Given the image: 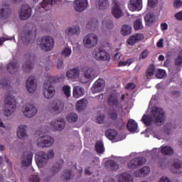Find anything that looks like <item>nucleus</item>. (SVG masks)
<instances>
[{
	"label": "nucleus",
	"mask_w": 182,
	"mask_h": 182,
	"mask_svg": "<svg viewBox=\"0 0 182 182\" xmlns=\"http://www.w3.org/2000/svg\"><path fill=\"white\" fill-rule=\"evenodd\" d=\"M0 85L9 91L5 95L4 105L6 107L4 109V115L6 117H10L13 114L16 108V100L15 97L11 95V90H13V88L11 86L9 80H1Z\"/></svg>",
	"instance_id": "nucleus-1"
},
{
	"label": "nucleus",
	"mask_w": 182,
	"mask_h": 182,
	"mask_svg": "<svg viewBox=\"0 0 182 182\" xmlns=\"http://www.w3.org/2000/svg\"><path fill=\"white\" fill-rule=\"evenodd\" d=\"M165 120L166 117L164 109L158 107L154 108L150 114H144L141 118V122L146 127L151 125L153 122H154V124L157 126H161L164 124Z\"/></svg>",
	"instance_id": "nucleus-2"
},
{
	"label": "nucleus",
	"mask_w": 182,
	"mask_h": 182,
	"mask_svg": "<svg viewBox=\"0 0 182 182\" xmlns=\"http://www.w3.org/2000/svg\"><path fill=\"white\" fill-rule=\"evenodd\" d=\"M55 156L53 150H49L48 154L41 151L36 155V161L38 166H43L47 164L48 161Z\"/></svg>",
	"instance_id": "nucleus-3"
},
{
	"label": "nucleus",
	"mask_w": 182,
	"mask_h": 182,
	"mask_svg": "<svg viewBox=\"0 0 182 182\" xmlns=\"http://www.w3.org/2000/svg\"><path fill=\"white\" fill-rule=\"evenodd\" d=\"M99 42V38L97 36L95 33H90L85 36V37L83 39V45L85 47V48H93V47H95L97 46Z\"/></svg>",
	"instance_id": "nucleus-4"
},
{
	"label": "nucleus",
	"mask_w": 182,
	"mask_h": 182,
	"mask_svg": "<svg viewBox=\"0 0 182 182\" xmlns=\"http://www.w3.org/2000/svg\"><path fill=\"white\" fill-rule=\"evenodd\" d=\"M55 93V87L53 86L52 82L49 80L44 81L43 94L44 97L51 99L54 97Z\"/></svg>",
	"instance_id": "nucleus-5"
},
{
	"label": "nucleus",
	"mask_w": 182,
	"mask_h": 182,
	"mask_svg": "<svg viewBox=\"0 0 182 182\" xmlns=\"http://www.w3.org/2000/svg\"><path fill=\"white\" fill-rule=\"evenodd\" d=\"M93 58L97 60H107L109 62L111 58L110 54L104 48H99L92 53Z\"/></svg>",
	"instance_id": "nucleus-6"
},
{
	"label": "nucleus",
	"mask_w": 182,
	"mask_h": 182,
	"mask_svg": "<svg viewBox=\"0 0 182 182\" xmlns=\"http://www.w3.org/2000/svg\"><path fill=\"white\" fill-rule=\"evenodd\" d=\"M41 46L42 50H44V51H49L52 50L55 46V39L50 36H45L41 38Z\"/></svg>",
	"instance_id": "nucleus-7"
},
{
	"label": "nucleus",
	"mask_w": 182,
	"mask_h": 182,
	"mask_svg": "<svg viewBox=\"0 0 182 182\" xmlns=\"http://www.w3.org/2000/svg\"><path fill=\"white\" fill-rule=\"evenodd\" d=\"M108 105L112 108H115L117 109H121V112H123V106L119 102V96L117 94H111L108 97Z\"/></svg>",
	"instance_id": "nucleus-8"
},
{
	"label": "nucleus",
	"mask_w": 182,
	"mask_h": 182,
	"mask_svg": "<svg viewBox=\"0 0 182 182\" xmlns=\"http://www.w3.org/2000/svg\"><path fill=\"white\" fill-rule=\"evenodd\" d=\"M54 144V139L50 136H42L38 137L37 139V146L38 147L44 148V147H50L52 144Z\"/></svg>",
	"instance_id": "nucleus-9"
},
{
	"label": "nucleus",
	"mask_w": 182,
	"mask_h": 182,
	"mask_svg": "<svg viewBox=\"0 0 182 182\" xmlns=\"http://www.w3.org/2000/svg\"><path fill=\"white\" fill-rule=\"evenodd\" d=\"M146 162V159L142 156L134 158L128 163V167L130 169H136L144 166Z\"/></svg>",
	"instance_id": "nucleus-10"
},
{
	"label": "nucleus",
	"mask_w": 182,
	"mask_h": 182,
	"mask_svg": "<svg viewBox=\"0 0 182 182\" xmlns=\"http://www.w3.org/2000/svg\"><path fill=\"white\" fill-rule=\"evenodd\" d=\"M37 109L33 104L28 103L25 106V109L23 111V114L26 117L31 118L34 117L37 114Z\"/></svg>",
	"instance_id": "nucleus-11"
},
{
	"label": "nucleus",
	"mask_w": 182,
	"mask_h": 182,
	"mask_svg": "<svg viewBox=\"0 0 182 182\" xmlns=\"http://www.w3.org/2000/svg\"><path fill=\"white\" fill-rule=\"evenodd\" d=\"M32 15V9L29 7L28 4H23L19 13V18L22 20L29 18Z\"/></svg>",
	"instance_id": "nucleus-12"
},
{
	"label": "nucleus",
	"mask_w": 182,
	"mask_h": 182,
	"mask_svg": "<svg viewBox=\"0 0 182 182\" xmlns=\"http://www.w3.org/2000/svg\"><path fill=\"white\" fill-rule=\"evenodd\" d=\"M36 37V35L32 33V31H23L21 33V40L23 45H28L33 42L34 38Z\"/></svg>",
	"instance_id": "nucleus-13"
},
{
	"label": "nucleus",
	"mask_w": 182,
	"mask_h": 182,
	"mask_svg": "<svg viewBox=\"0 0 182 182\" xmlns=\"http://www.w3.org/2000/svg\"><path fill=\"white\" fill-rule=\"evenodd\" d=\"M12 14V10L10 8V4H5L0 8V20H6L10 18Z\"/></svg>",
	"instance_id": "nucleus-14"
},
{
	"label": "nucleus",
	"mask_w": 182,
	"mask_h": 182,
	"mask_svg": "<svg viewBox=\"0 0 182 182\" xmlns=\"http://www.w3.org/2000/svg\"><path fill=\"white\" fill-rule=\"evenodd\" d=\"M160 151L164 156H171L173 154V149L170 146H161L159 149L155 148L152 149L153 153H158Z\"/></svg>",
	"instance_id": "nucleus-15"
},
{
	"label": "nucleus",
	"mask_w": 182,
	"mask_h": 182,
	"mask_svg": "<svg viewBox=\"0 0 182 182\" xmlns=\"http://www.w3.org/2000/svg\"><path fill=\"white\" fill-rule=\"evenodd\" d=\"M36 79L33 75H31L26 80V89L29 93H34L36 90Z\"/></svg>",
	"instance_id": "nucleus-16"
},
{
	"label": "nucleus",
	"mask_w": 182,
	"mask_h": 182,
	"mask_svg": "<svg viewBox=\"0 0 182 182\" xmlns=\"http://www.w3.org/2000/svg\"><path fill=\"white\" fill-rule=\"evenodd\" d=\"M28 58V60L23 65V70L28 73H31L34 66L35 57L31 55H26V58Z\"/></svg>",
	"instance_id": "nucleus-17"
},
{
	"label": "nucleus",
	"mask_w": 182,
	"mask_h": 182,
	"mask_svg": "<svg viewBox=\"0 0 182 182\" xmlns=\"http://www.w3.org/2000/svg\"><path fill=\"white\" fill-rule=\"evenodd\" d=\"M51 107L52 110L58 114L64 109L65 105L62 100H55L52 101Z\"/></svg>",
	"instance_id": "nucleus-18"
},
{
	"label": "nucleus",
	"mask_w": 182,
	"mask_h": 182,
	"mask_svg": "<svg viewBox=\"0 0 182 182\" xmlns=\"http://www.w3.org/2000/svg\"><path fill=\"white\" fill-rule=\"evenodd\" d=\"M105 86V81L104 79H98L97 81L93 84L92 87V93H100L104 90Z\"/></svg>",
	"instance_id": "nucleus-19"
},
{
	"label": "nucleus",
	"mask_w": 182,
	"mask_h": 182,
	"mask_svg": "<svg viewBox=\"0 0 182 182\" xmlns=\"http://www.w3.org/2000/svg\"><path fill=\"white\" fill-rule=\"evenodd\" d=\"M144 39V35L143 33H136L131 35L127 40V43L129 46H134L136 43Z\"/></svg>",
	"instance_id": "nucleus-20"
},
{
	"label": "nucleus",
	"mask_w": 182,
	"mask_h": 182,
	"mask_svg": "<svg viewBox=\"0 0 182 182\" xmlns=\"http://www.w3.org/2000/svg\"><path fill=\"white\" fill-rule=\"evenodd\" d=\"M87 0H75L73 6L76 11L81 12L87 7Z\"/></svg>",
	"instance_id": "nucleus-21"
},
{
	"label": "nucleus",
	"mask_w": 182,
	"mask_h": 182,
	"mask_svg": "<svg viewBox=\"0 0 182 182\" xmlns=\"http://www.w3.org/2000/svg\"><path fill=\"white\" fill-rule=\"evenodd\" d=\"M120 2H115V4H114L112 7V14L116 19H119L123 16V11L120 7Z\"/></svg>",
	"instance_id": "nucleus-22"
},
{
	"label": "nucleus",
	"mask_w": 182,
	"mask_h": 182,
	"mask_svg": "<svg viewBox=\"0 0 182 182\" xmlns=\"http://www.w3.org/2000/svg\"><path fill=\"white\" fill-rule=\"evenodd\" d=\"M128 7L132 11H141L143 7L142 0H130Z\"/></svg>",
	"instance_id": "nucleus-23"
},
{
	"label": "nucleus",
	"mask_w": 182,
	"mask_h": 182,
	"mask_svg": "<svg viewBox=\"0 0 182 182\" xmlns=\"http://www.w3.org/2000/svg\"><path fill=\"white\" fill-rule=\"evenodd\" d=\"M50 125L55 130L62 131L65 126V121L62 118L54 119L51 122Z\"/></svg>",
	"instance_id": "nucleus-24"
},
{
	"label": "nucleus",
	"mask_w": 182,
	"mask_h": 182,
	"mask_svg": "<svg viewBox=\"0 0 182 182\" xmlns=\"http://www.w3.org/2000/svg\"><path fill=\"white\" fill-rule=\"evenodd\" d=\"M32 159L33 154L31 152H24L21 163L23 166H30L32 164Z\"/></svg>",
	"instance_id": "nucleus-25"
},
{
	"label": "nucleus",
	"mask_w": 182,
	"mask_h": 182,
	"mask_svg": "<svg viewBox=\"0 0 182 182\" xmlns=\"http://www.w3.org/2000/svg\"><path fill=\"white\" fill-rule=\"evenodd\" d=\"M151 168L149 166H144L141 170H138L134 173V176L138 178L146 177L148 174L150 173Z\"/></svg>",
	"instance_id": "nucleus-26"
},
{
	"label": "nucleus",
	"mask_w": 182,
	"mask_h": 182,
	"mask_svg": "<svg viewBox=\"0 0 182 182\" xmlns=\"http://www.w3.org/2000/svg\"><path fill=\"white\" fill-rule=\"evenodd\" d=\"M109 6L108 0H96L95 7L98 10H105L107 9Z\"/></svg>",
	"instance_id": "nucleus-27"
},
{
	"label": "nucleus",
	"mask_w": 182,
	"mask_h": 182,
	"mask_svg": "<svg viewBox=\"0 0 182 182\" xmlns=\"http://www.w3.org/2000/svg\"><path fill=\"white\" fill-rule=\"evenodd\" d=\"M27 126L21 125L18 127L17 130V136L20 139H25L27 136V131H26Z\"/></svg>",
	"instance_id": "nucleus-28"
},
{
	"label": "nucleus",
	"mask_w": 182,
	"mask_h": 182,
	"mask_svg": "<svg viewBox=\"0 0 182 182\" xmlns=\"http://www.w3.org/2000/svg\"><path fill=\"white\" fill-rule=\"evenodd\" d=\"M85 88L80 86L74 87L73 92L74 98L75 99L80 98L82 97V96L85 95Z\"/></svg>",
	"instance_id": "nucleus-29"
},
{
	"label": "nucleus",
	"mask_w": 182,
	"mask_h": 182,
	"mask_svg": "<svg viewBox=\"0 0 182 182\" xmlns=\"http://www.w3.org/2000/svg\"><path fill=\"white\" fill-rule=\"evenodd\" d=\"M67 77L70 80H77L80 76V71L77 68H73L67 71Z\"/></svg>",
	"instance_id": "nucleus-30"
},
{
	"label": "nucleus",
	"mask_w": 182,
	"mask_h": 182,
	"mask_svg": "<svg viewBox=\"0 0 182 182\" xmlns=\"http://www.w3.org/2000/svg\"><path fill=\"white\" fill-rule=\"evenodd\" d=\"M7 71L11 74L18 72L19 64L18 62L11 61L6 65Z\"/></svg>",
	"instance_id": "nucleus-31"
},
{
	"label": "nucleus",
	"mask_w": 182,
	"mask_h": 182,
	"mask_svg": "<svg viewBox=\"0 0 182 182\" xmlns=\"http://www.w3.org/2000/svg\"><path fill=\"white\" fill-rule=\"evenodd\" d=\"M64 164V161L62 159H60L58 161H57L55 163V165H54L53 166H52L51 168V176H53L55 174H56L57 173H58V171L62 169V166Z\"/></svg>",
	"instance_id": "nucleus-32"
},
{
	"label": "nucleus",
	"mask_w": 182,
	"mask_h": 182,
	"mask_svg": "<svg viewBox=\"0 0 182 182\" xmlns=\"http://www.w3.org/2000/svg\"><path fill=\"white\" fill-rule=\"evenodd\" d=\"M122 112V109H117V108H112L108 110V117L114 121L116 122L118 117V112Z\"/></svg>",
	"instance_id": "nucleus-33"
},
{
	"label": "nucleus",
	"mask_w": 182,
	"mask_h": 182,
	"mask_svg": "<svg viewBox=\"0 0 182 182\" xmlns=\"http://www.w3.org/2000/svg\"><path fill=\"white\" fill-rule=\"evenodd\" d=\"M119 166L118 165L117 161H114L113 160H110L105 164V168L107 171H117L119 169Z\"/></svg>",
	"instance_id": "nucleus-34"
},
{
	"label": "nucleus",
	"mask_w": 182,
	"mask_h": 182,
	"mask_svg": "<svg viewBox=\"0 0 182 182\" xmlns=\"http://www.w3.org/2000/svg\"><path fill=\"white\" fill-rule=\"evenodd\" d=\"M55 4V0H43L40 4V9H45L46 11L49 10L50 6H53Z\"/></svg>",
	"instance_id": "nucleus-35"
},
{
	"label": "nucleus",
	"mask_w": 182,
	"mask_h": 182,
	"mask_svg": "<svg viewBox=\"0 0 182 182\" xmlns=\"http://www.w3.org/2000/svg\"><path fill=\"white\" fill-rule=\"evenodd\" d=\"M119 182H133V176L123 173L119 176Z\"/></svg>",
	"instance_id": "nucleus-36"
},
{
	"label": "nucleus",
	"mask_w": 182,
	"mask_h": 182,
	"mask_svg": "<svg viewBox=\"0 0 182 182\" xmlns=\"http://www.w3.org/2000/svg\"><path fill=\"white\" fill-rule=\"evenodd\" d=\"M138 124L134 121V119H129L127 124V128L132 132H136L137 130Z\"/></svg>",
	"instance_id": "nucleus-37"
},
{
	"label": "nucleus",
	"mask_w": 182,
	"mask_h": 182,
	"mask_svg": "<svg viewBox=\"0 0 182 182\" xmlns=\"http://www.w3.org/2000/svg\"><path fill=\"white\" fill-rule=\"evenodd\" d=\"M80 33V26H76L74 28H69L65 30V33L67 36H73V35H79Z\"/></svg>",
	"instance_id": "nucleus-38"
},
{
	"label": "nucleus",
	"mask_w": 182,
	"mask_h": 182,
	"mask_svg": "<svg viewBox=\"0 0 182 182\" xmlns=\"http://www.w3.org/2000/svg\"><path fill=\"white\" fill-rule=\"evenodd\" d=\"M87 101L85 99L80 100L76 104V109L77 111H83L87 107Z\"/></svg>",
	"instance_id": "nucleus-39"
},
{
	"label": "nucleus",
	"mask_w": 182,
	"mask_h": 182,
	"mask_svg": "<svg viewBox=\"0 0 182 182\" xmlns=\"http://www.w3.org/2000/svg\"><path fill=\"white\" fill-rule=\"evenodd\" d=\"M105 136L110 140H114L117 138V132L114 129H109L105 132Z\"/></svg>",
	"instance_id": "nucleus-40"
},
{
	"label": "nucleus",
	"mask_w": 182,
	"mask_h": 182,
	"mask_svg": "<svg viewBox=\"0 0 182 182\" xmlns=\"http://www.w3.org/2000/svg\"><path fill=\"white\" fill-rule=\"evenodd\" d=\"M95 150L99 154H103L105 152V147L102 141H97L95 144Z\"/></svg>",
	"instance_id": "nucleus-41"
},
{
	"label": "nucleus",
	"mask_w": 182,
	"mask_h": 182,
	"mask_svg": "<svg viewBox=\"0 0 182 182\" xmlns=\"http://www.w3.org/2000/svg\"><path fill=\"white\" fill-rule=\"evenodd\" d=\"M68 122H76L78 120V115L75 113H70L67 114Z\"/></svg>",
	"instance_id": "nucleus-42"
},
{
	"label": "nucleus",
	"mask_w": 182,
	"mask_h": 182,
	"mask_svg": "<svg viewBox=\"0 0 182 182\" xmlns=\"http://www.w3.org/2000/svg\"><path fill=\"white\" fill-rule=\"evenodd\" d=\"M173 166L175 168V170H171L172 173L180 174L182 173L181 170V163L180 162H173Z\"/></svg>",
	"instance_id": "nucleus-43"
},
{
	"label": "nucleus",
	"mask_w": 182,
	"mask_h": 182,
	"mask_svg": "<svg viewBox=\"0 0 182 182\" xmlns=\"http://www.w3.org/2000/svg\"><path fill=\"white\" fill-rule=\"evenodd\" d=\"M144 28L141 19H136L134 21V29L135 31H140Z\"/></svg>",
	"instance_id": "nucleus-44"
},
{
	"label": "nucleus",
	"mask_w": 182,
	"mask_h": 182,
	"mask_svg": "<svg viewBox=\"0 0 182 182\" xmlns=\"http://www.w3.org/2000/svg\"><path fill=\"white\" fill-rule=\"evenodd\" d=\"M121 33H122V36H124L130 35V33H132L131 26H129L128 25L122 26Z\"/></svg>",
	"instance_id": "nucleus-45"
},
{
	"label": "nucleus",
	"mask_w": 182,
	"mask_h": 182,
	"mask_svg": "<svg viewBox=\"0 0 182 182\" xmlns=\"http://www.w3.org/2000/svg\"><path fill=\"white\" fill-rule=\"evenodd\" d=\"M114 126L116 129H118L119 130L122 129L123 127L125 126V123L123 121V119L122 117L119 119H117L114 122Z\"/></svg>",
	"instance_id": "nucleus-46"
},
{
	"label": "nucleus",
	"mask_w": 182,
	"mask_h": 182,
	"mask_svg": "<svg viewBox=\"0 0 182 182\" xmlns=\"http://www.w3.org/2000/svg\"><path fill=\"white\" fill-rule=\"evenodd\" d=\"M155 71H156L155 65H154V64H150V65H149L148 69H147L146 71V76H152V75H154Z\"/></svg>",
	"instance_id": "nucleus-47"
},
{
	"label": "nucleus",
	"mask_w": 182,
	"mask_h": 182,
	"mask_svg": "<svg viewBox=\"0 0 182 182\" xmlns=\"http://www.w3.org/2000/svg\"><path fill=\"white\" fill-rule=\"evenodd\" d=\"M74 176L72 170H65L63 174V177L65 180H70L73 178Z\"/></svg>",
	"instance_id": "nucleus-48"
},
{
	"label": "nucleus",
	"mask_w": 182,
	"mask_h": 182,
	"mask_svg": "<svg viewBox=\"0 0 182 182\" xmlns=\"http://www.w3.org/2000/svg\"><path fill=\"white\" fill-rule=\"evenodd\" d=\"M95 76V70L94 69H92V68H88L85 70V77L86 78H91L92 77H94Z\"/></svg>",
	"instance_id": "nucleus-49"
},
{
	"label": "nucleus",
	"mask_w": 182,
	"mask_h": 182,
	"mask_svg": "<svg viewBox=\"0 0 182 182\" xmlns=\"http://www.w3.org/2000/svg\"><path fill=\"white\" fill-rule=\"evenodd\" d=\"M71 87L68 85L63 86V92L66 97H70L71 96Z\"/></svg>",
	"instance_id": "nucleus-50"
},
{
	"label": "nucleus",
	"mask_w": 182,
	"mask_h": 182,
	"mask_svg": "<svg viewBox=\"0 0 182 182\" xmlns=\"http://www.w3.org/2000/svg\"><path fill=\"white\" fill-rule=\"evenodd\" d=\"M71 54H72V50L69 47L64 48V50L61 53V55L64 58H68V56H70Z\"/></svg>",
	"instance_id": "nucleus-51"
},
{
	"label": "nucleus",
	"mask_w": 182,
	"mask_h": 182,
	"mask_svg": "<svg viewBox=\"0 0 182 182\" xmlns=\"http://www.w3.org/2000/svg\"><path fill=\"white\" fill-rule=\"evenodd\" d=\"M145 23L149 25H151L154 23V16L150 14V15H146L145 16Z\"/></svg>",
	"instance_id": "nucleus-52"
},
{
	"label": "nucleus",
	"mask_w": 182,
	"mask_h": 182,
	"mask_svg": "<svg viewBox=\"0 0 182 182\" xmlns=\"http://www.w3.org/2000/svg\"><path fill=\"white\" fill-rule=\"evenodd\" d=\"M98 25V21L96 19H92L89 21L88 24H87V26L88 28H96Z\"/></svg>",
	"instance_id": "nucleus-53"
},
{
	"label": "nucleus",
	"mask_w": 182,
	"mask_h": 182,
	"mask_svg": "<svg viewBox=\"0 0 182 182\" xmlns=\"http://www.w3.org/2000/svg\"><path fill=\"white\" fill-rule=\"evenodd\" d=\"M166 75V70L159 69L157 70L156 77L157 78H163Z\"/></svg>",
	"instance_id": "nucleus-54"
},
{
	"label": "nucleus",
	"mask_w": 182,
	"mask_h": 182,
	"mask_svg": "<svg viewBox=\"0 0 182 182\" xmlns=\"http://www.w3.org/2000/svg\"><path fill=\"white\" fill-rule=\"evenodd\" d=\"M105 119V115L100 114L99 117H97L96 123L98 124H102Z\"/></svg>",
	"instance_id": "nucleus-55"
},
{
	"label": "nucleus",
	"mask_w": 182,
	"mask_h": 182,
	"mask_svg": "<svg viewBox=\"0 0 182 182\" xmlns=\"http://www.w3.org/2000/svg\"><path fill=\"white\" fill-rule=\"evenodd\" d=\"M176 66H181L182 64V52L179 53L178 58L175 60Z\"/></svg>",
	"instance_id": "nucleus-56"
},
{
	"label": "nucleus",
	"mask_w": 182,
	"mask_h": 182,
	"mask_svg": "<svg viewBox=\"0 0 182 182\" xmlns=\"http://www.w3.org/2000/svg\"><path fill=\"white\" fill-rule=\"evenodd\" d=\"M30 182H40V178L38 175H31L29 178Z\"/></svg>",
	"instance_id": "nucleus-57"
},
{
	"label": "nucleus",
	"mask_w": 182,
	"mask_h": 182,
	"mask_svg": "<svg viewBox=\"0 0 182 182\" xmlns=\"http://www.w3.org/2000/svg\"><path fill=\"white\" fill-rule=\"evenodd\" d=\"M125 89L128 90H134V89H136V84L133 82L127 83Z\"/></svg>",
	"instance_id": "nucleus-58"
},
{
	"label": "nucleus",
	"mask_w": 182,
	"mask_h": 182,
	"mask_svg": "<svg viewBox=\"0 0 182 182\" xmlns=\"http://www.w3.org/2000/svg\"><path fill=\"white\" fill-rule=\"evenodd\" d=\"M149 54V51L147 50H144L142 52H141V54L139 55L140 59H145L147 58V55Z\"/></svg>",
	"instance_id": "nucleus-59"
},
{
	"label": "nucleus",
	"mask_w": 182,
	"mask_h": 182,
	"mask_svg": "<svg viewBox=\"0 0 182 182\" xmlns=\"http://www.w3.org/2000/svg\"><path fill=\"white\" fill-rule=\"evenodd\" d=\"M173 6L176 9L182 6V1L181 0H175L173 3Z\"/></svg>",
	"instance_id": "nucleus-60"
},
{
	"label": "nucleus",
	"mask_w": 182,
	"mask_h": 182,
	"mask_svg": "<svg viewBox=\"0 0 182 182\" xmlns=\"http://www.w3.org/2000/svg\"><path fill=\"white\" fill-rule=\"evenodd\" d=\"M159 167H164L166 166V159H159V163H158Z\"/></svg>",
	"instance_id": "nucleus-61"
},
{
	"label": "nucleus",
	"mask_w": 182,
	"mask_h": 182,
	"mask_svg": "<svg viewBox=\"0 0 182 182\" xmlns=\"http://www.w3.org/2000/svg\"><path fill=\"white\" fill-rule=\"evenodd\" d=\"M148 6L149 7H155L156 6V4L154 0H148Z\"/></svg>",
	"instance_id": "nucleus-62"
},
{
	"label": "nucleus",
	"mask_w": 182,
	"mask_h": 182,
	"mask_svg": "<svg viewBox=\"0 0 182 182\" xmlns=\"http://www.w3.org/2000/svg\"><path fill=\"white\" fill-rule=\"evenodd\" d=\"M159 182H171V181H170V179L168 178V177H166V176H162V177L159 179Z\"/></svg>",
	"instance_id": "nucleus-63"
},
{
	"label": "nucleus",
	"mask_w": 182,
	"mask_h": 182,
	"mask_svg": "<svg viewBox=\"0 0 182 182\" xmlns=\"http://www.w3.org/2000/svg\"><path fill=\"white\" fill-rule=\"evenodd\" d=\"M175 18H176L177 20L181 21V20H182V11H180V12L177 13V14L175 15Z\"/></svg>",
	"instance_id": "nucleus-64"
}]
</instances>
